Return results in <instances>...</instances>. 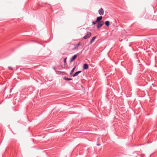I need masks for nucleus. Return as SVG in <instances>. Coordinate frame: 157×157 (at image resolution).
<instances>
[{"label":"nucleus","instance_id":"9b49d317","mask_svg":"<svg viewBox=\"0 0 157 157\" xmlns=\"http://www.w3.org/2000/svg\"><path fill=\"white\" fill-rule=\"evenodd\" d=\"M64 79L65 80H67V81H70V80H72V78H68L66 77H64Z\"/></svg>","mask_w":157,"mask_h":157},{"label":"nucleus","instance_id":"39448f33","mask_svg":"<svg viewBox=\"0 0 157 157\" xmlns=\"http://www.w3.org/2000/svg\"><path fill=\"white\" fill-rule=\"evenodd\" d=\"M80 45H81L80 43L79 42L76 44H75L74 45L75 47L73 49H77L78 48V47L79 46H80Z\"/></svg>","mask_w":157,"mask_h":157},{"label":"nucleus","instance_id":"4468645a","mask_svg":"<svg viewBox=\"0 0 157 157\" xmlns=\"http://www.w3.org/2000/svg\"><path fill=\"white\" fill-rule=\"evenodd\" d=\"M98 22V21H97L96 20L95 21H93L92 22V25H95Z\"/></svg>","mask_w":157,"mask_h":157},{"label":"nucleus","instance_id":"6e6552de","mask_svg":"<svg viewBox=\"0 0 157 157\" xmlns=\"http://www.w3.org/2000/svg\"><path fill=\"white\" fill-rule=\"evenodd\" d=\"M83 68L84 69H87L88 68V65L86 63H85V64H84L83 66Z\"/></svg>","mask_w":157,"mask_h":157},{"label":"nucleus","instance_id":"0eeeda50","mask_svg":"<svg viewBox=\"0 0 157 157\" xmlns=\"http://www.w3.org/2000/svg\"><path fill=\"white\" fill-rule=\"evenodd\" d=\"M102 16H99L97 17L96 21H98V22H99L102 20Z\"/></svg>","mask_w":157,"mask_h":157},{"label":"nucleus","instance_id":"423d86ee","mask_svg":"<svg viewBox=\"0 0 157 157\" xmlns=\"http://www.w3.org/2000/svg\"><path fill=\"white\" fill-rule=\"evenodd\" d=\"M82 72V71H78L76 72L73 75V76L75 77L77 75L79 74Z\"/></svg>","mask_w":157,"mask_h":157},{"label":"nucleus","instance_id":"2eb2a0df","mask_svg":"<svg viewBox=\"0 0 157 157\" xmlns=\"http://www.w3.org/2000/svg\"><path fill=\"white\" fill-rule=\"evenodd\" d=\"M8 68L10 70H13L12 68L11 67H8Z\"/></svg>","mask_w":157,"mask_h":157},{"label":"nucleus","instance_id":"dca6fc26","mask_svg":"<svg viewBox=\"0 0 157 157\" xmlns=\"http://www.w3.org/2000/svg\"><path fill=\"white\" fill-rule=\"evenodd\" d=\"M97 145H98V146H99V145H100V144H97Z\"/></svg>","mask_w":157,"mask_h":157},{"label":"nucleus","instance_id":"1a4fd4ad","mask_svg":"<svg viewBox=\"0 0 157 157\" xmlns=\"http://www.w3.org/2000/svg\"><path fill=\"white\" fill-rule=\"evenodd\" d=\"M96 39V36H94L93 37V38H92V39L90 41V44H92L93 43V42L94 40L95 39Z\"/></svg>","mask_w":157,"mask_h":157},{"label":"nucleus","instance_id":"9d476101","mask_svg":"<svg viewBox=\"0 0 157 157\" xmlns=\"http://www.w3.org/2000/svg\"><path fill=\"white\" fill-rule=\"evenodd\" d=\"M105 24L106 26H109V21H105Z\"/></svg>","mask_w":157,"mask_h":157},{"label":"nucleus","instance_id":"7ed1b4c3","mask_svg":"<svg viewBox=\"0 0 157 157\" xmlns=\"http://www.w3.org/2000/svg\"><path fill=\"white\" fill-rule=\"evenodd\" d=\"M98 13H99V14L100 15H103V14H104V10H103V9L102 8L98 10Z\"/></svg>","mask_w":157,"mask_h":157},{"label":"nucleus","instance_id":"f8f14e48","mask_svg":"<svg viewBox=\"0 0 157 157\" xmlns=\"http://www.w3.org/2000/svg\"><path fill=\"white\" fill-rule=\"evenodd\" d=\"M75 68H76V67H75L73 68V69L71 70V72H70L71 74H72L73 73V72H74V71L75 70Z\"/></svg>","mask_w":157,"mask_h":157},{"label":"nucleus","instance_id":"f257e3e1","mask_svg":"<svg viewBox=\"0 0 157 157\" xmlns=\"http://www.w3.org/2000/svg\"><path fill=\"white\" fill-rule=\"evenodd\" d=\"M91 35V33L90 32H87L86 35L83 37V39H86L87 38L90 37Z\"/></svg>","mask_w":157,"mask_h":157},{"label":"nucleus","instance_id":"f03ea898","mask_svg":"<svg viewBox=\"0 0 157 157\" xmlns=\"http://www.w3.org/2000/svg\"><path fill=\"white\" fill-rule=\"evenodd\" d=\"M104 22L103 21L99 22L97 26V27L98 29L100 28L104 25Z\"/></svg>","mask_w":157,"mask_h":157},{"label":"nucleus","instance_id":"ddd939ff","mask_svg":"<svg viewBox=\"0 0 157 157\" xmlns=\"http://www.w3.org/2000/svg\"><path fill=\"white\" fill-rule=\"evenodd\" d=\"M67 57L65 58L64 59L63 62L64 64L65 65L67 63Z\"/></svg>","mask_w":157,"mask_h":157},{"label":"nucleus","instance_id":"20e7f679","mask_svg":"<svg viewBox=\"0 0 157 157\" xmlns=\"http://www.w3.org/2000/svg\"><path fill=\"white\" fill-rule=\"evenodd\" d=\"M77 57V54L73 56L71 59L70 60V62H71L72 61L74 60Z\"/></svg>","mask_w":157,"mask_h":157}]
</instances>
